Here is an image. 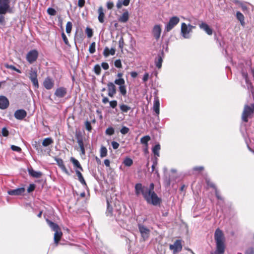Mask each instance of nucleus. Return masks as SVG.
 Wrapping results in <instances>:
<instances>
[{"mask_svg":"<svg viewBox=\"0 0 254 254\" xmlns=\"http://www.w3.org/2000/svg\"><path fill=\"white\" fill-rule=\"evenodd\" d=\"M161 31V28L160 25L157 24L154 26L152 29V34L156 40H158L159 39Z\"/></svg>","mask_w":254,"mask_h":254,"instance_id":"16","label":"nucleus"},{"mask_svg":"<svg viewBox=\"0 0 254 254\" xmlns=\"http://www.w3.org/2000/svg\"><path fill=\"white\" fill-rule=\"evenodd\" d=\"M204 169L203 167L202 166H195L193 168L192 170L195 171L200 172Z\"/></svg>","mask_w":254,"mask_h":254,"instance_id":"61","label":"nucleus"},{"mask_svg":"<svg viewBox=\"0 0 254 254\" xmlns=\"http://www.w3.org/2000/svg\"><path fill=\"white\" fill-rule=\"evenodd\" d=\"M38 55V52L36 50H32L27 53L26 60L29 64H33L37 60Z\"/></svg>","mask_w":254,"mask_h":254,"instance_id":"7","label":"nucleus"},{"mask_svg":"<svg viewBox=\"0 0 254 254\" xmlns=\"http://www.w3.org/2000/svg\"><path fill=\"white\" fill-rule=\"evenodd\" d=\"M85 33L88 38H91L93 36V30L91 28L87 27L85 29Z\"/></svg>","mask_w":254,"mask_h":254,"instance_id":"43","label":"nucleus"},{"mask_svg":"<svg viewBox=\"0 0 254 254\" xmlns=\"http://www.w3.org/2000/svg\"><path fill=\"white\" fill-rule=\"evenodd\" d=\"M107 87L108 91V96L110 97H113L117 92L116 86L114 83L109 82L107 84Z\"/></svg>","mask_w":254,"mask_h":254,"instance_id":"13","label":"nucleus"},{"mask_svg":"<svg viewBox=\"0 0 254 254\" xmlns=\"http://www.w3.org/2000/svg\"><path fill=\"white\" fill-rule=\"evenodd\" d=\"M120 110L122 111L123 113H127V112L130 110L131 108L125 104H121L120 105Z\"/></svg>","mask_w":254,"mask_h":254,"instance_id":"33","label":"nucleus"},{"mask_svg":"<svg viewBox=\"0 0 254 254\" xmlns=\"http://www.w3.org/2000/svg\"><path fill=\"white\" fill-rule=\"evenodd\" d=\"M119 48L122 50L124 46V41L123 37H121L119 41Z\"/></svg>","mask_w":254,"mask_h":254,"instance_id":"58","label":"nucleus"},{"mask_svg":"<svg viewBox=\"0 0 254 254\" xmlns=\"http://www.w3.org/2000/svg\"><path fill=\"white\" fill-rule=\"evenodd\" d=\"M54 80L50 76H47L43 81V85L47 90H51L54 86Z\"/></svg>","mask_w":254,"mask_h":254,"instance_id":"9","label":"nucleus"},{"mask_svg":"<svg viewBox=\"0 0 254 254\" xmlns=\"http://www.w3.org/2000/svg\"><path fill=\"white\" fill-rule=\"evenodd\" d=\"M85 126L86 129L88 131H91V130H92V126L91 125V123L88 121H86L85 122Z\"/></svg>","mask_w":254,"mask_h":254,"instance_id":"52","label":"nucleus"},{"mask_svg":"<svg viewBox=\"0 0 254 254\" xmlns=\"http://www.w3.org/2000/svg\"><path fill=\"white\" fill-rule=\"evenodd\" d=\"M112 147L114 149H117L119 147V143L116 141H113L111 143Z\"/></svg>","mask_w":254,"mask_h":254,"instance_id":"60","label":"nucleus"},{"mask_svg":"<svg viewBox=\"0 0 254 254\" xmlns=\"http://www.w3.org/2000/svg\"><path fill=\"white\" fill-rule=\"evenodd\" d=\"M72 23L70 21H68L67 22V23H66V32L67 33H70L71 31V29H72Z\"/></svg>","mask_w":254,"mask_h":254,"instance_id":"41","label":"nucleus"},{"mask_svg":"<svg viewBox=\"0 0 254 254\" xmlns=\"http://www.w3.org/2000/svg\"><path fill=\"white\" fill-rule=\"evenodd\" d=\"M164 58V52L163 50L160 51L157 55V57L155 60V65L158 68H160L162 66L163 59Z\"/></svg>","mask_w":254,"mask_h":254,"instance_id":"14","label":"nucleus"},{"mask_svg":"<svg viewBox=\"0 0 254 254\" xmlns=\"http://www.w3.org/2000/svg\"><path fill=\"white\" fill-rule=\"evenodd\" d=\"M98 11L99 13V15H98L99 21L100 23H103L104 22L105 14H104V13L103 11V9L102 8V7H101V6L100 7L98 10Z\"/></svg>","mask_w":254,"mask_h":254,"instance_id":"28","label":"nucleus"},{"mask_svg":"<svg viewBox=\"0 0 254 254\" xmlns=\"http://www.w3.org/2000/svg\"><path fill=\"white\" fill-rule=\"evenodd\" d=\"M101 68L99 64H96L94 67V71L97 75H99L101 73Z\"/></svg>","mask_w":254,"mask_h":254,"instance_id":"45","label":"nucleus"},{"mask_svg":"<svg viewBox=\"0 0 254 254\" xmlns=\"http://www.w3.org/2000/svg\"><path fill=\"white\" fill-rule=\"evenodd\" d=\"M253 113L254 112L252 110V107L248 105H246L244 106V110L242 115V119L243 121L247 123L248 122V118H251Z\"/></svg>","mask_w":254,"mask_h":254,"instance_id":"5","label":"nucleus"},{"mask_svg":"<svg viewBox=\"0 0 254 254\" xmlns=\"http://www.w3.org/2000/svg\"><path fill=\"white\" fill-rule=\"evenodd\" d=\"M53 143V140L52 139V138H51V137H47V138H45L43 140V141L42 142V145L44 147H47V146L50 145V144H51Z\"/></svg>","mask_w":254,"mask_h":254,"instance_id":"32","label":"nucleus"},{"mask_svg":"<svg viewBox=\"0 0 254 254\" xmlns=\"http://www.w3.org/2000/svg\"><path fill=\"white\" fill-rule=\"evenodd\" d=\"M35 189V185L34 184H31L29 185V187L27 189V192L28 193H30L34 190Z\"/></svg>","mask_w":254,"mask_h":254,"instance_id":"56","label":"nucleus"},{"mask_svg":"<svg viewBox=\"0 0 254 254\" xmlns=\"http://www.w3.org/2000/svg\"><path fill=\"white\" fill-rule=\"evenodd\" d=\"M76 137L77 141V143L78 144L79 146V147H80V146L82 147V146H84V144H83V139H82V136L80 135V134H78L76 135Z\"/></svg>","mask_w":254,"mask_h":254,"instance_id":"40","label":"nucleus"},{"mask_svg":"<svg viewBox=\"0 0 254 254\" xmlns=\"http://www.w3.org/2000/svg\"><path fill=\"white\" fill-rule=\"evenodd\" d=\"M47 13L50 15L54 16L56 14L57 12L54 8L49 7L47 9Z\"/></svg>","mask_w":254,"mask_h":254,"instance_id":"46","label":"nucleus"},{"mask_svg":"<svg viewBox=\"0 0 254 254\" xmlns=\"http://www.w3.org/2000/svg\"><path fill=\"white\" fill-rule=\"evenodd\" d=\"M137 226L141 237L144 241L146 240L149 237L150 230L142 223H138Z\"/></svg>","mask_w":254,"mask_h":254,"instance_id":"4","label":"nucleus"},{"mask_svg":"<svg viewBox=\"0 0 254 254\" xmlns=\"http://www.w3.org/2000/svg\"><path fill=\"white\" fill-rule=\"evenodd\" d=\"M160 145L159 143L155 144L152 148V152L154 155L157 157L159 156V150H160Z\"/></svg>","mask_w":254,"mask_h":254,"instance_id":"29","label":"nucleus"},{"mask_svg":"<svg viewBox=\"0 0 254 254\" xmlns=\"http://www.w3.org/2000/svg\"><path fill=\"white\" fill-rule=\"evenodd\" d=\"M236 17L238 20L240 21L242 25H244L245 24L244 16L240 11H237L236 13Z\"/></svg>","mask_w":254,"mask_h":254,"instance_id":"31","label":"nucleus"},{"mask_svg":"<svg viewBox=\"0 0 254 254\" xmlns=\"http://www.w3.org/2000/svg\"><path fill=\"white\" fill-rule=\"evenodd\" d=\"M62 38L63 39L64 42V43L66 45H68L69 44L68 39H67L66 35H65V34L64 32H63L62 34Z\"/></svg>","mask_w":254,"mask_h":254,"instance_id":"59","label":"nucleus"},{"mask_svg":"<svg viewBox=\"0 0 254 254\" xmlns=\"http://www.w3.org/2000/svg\"><path fill=\"white\" fill-rule=\"evenodd\" d=\"M115 84L119 85V86H121L125 84V81L124 78H119L115 79L114 81V84Z\"/></svg>","mask_w":254,"mask_h":254,"instance_id":"39","label":"nucleus"},{"mask_svg":"<svg viewBox=\"0 0 254 254\" xmlns=\"http://www.w3.org/2000/svg\"><path fill=\"white\" fill-rule=\"evenodd\" d=\"M101 66H102V68L105 70L108 69L109 67L108 64L107 63H105V62H103L101 64Z\"/></svg>","mask_w":254,"mask_h":254,"instance_id":"64","label":"nucleus"},{"mask_svg":"<svg viewBox=\"0 0 254 254\" xmlns=\"http://www.w3.org/2000/svg\"><path fill=\"white\" fill-rule=\"evenodd\" d=\"M107 208L106 211V215L107 216H112L113 214V208L111 206V204L110 203L109 200L108 198H107Z\"/></svg>","mask_w":254,"mask_h":254,"instance_id":"27","label":"nucleus"},{"mask_svg":"<svg viewBox=\"0 0 254 254\" xmlns=\"http://www.w3.org/2000/svg\"><path fill=\"white\" fill-rule=\"evenodd\" d=\"M180 21V19L176 16L171 17L167 24L165 26V30L166 32L171 31Z\"/></svg>","mask_w":254,"mask_h":254,"instance_id":"6","label":"nucleus"},{"mask_svg":"<svg viewBox=\"0 0 254 254\" xmlns=\"http://www.w3.org/2000/svg\"><path fill=\"white\" fill-rule=\"evenodd\" d=\"M114 65L117 68H121L122 67V64L121 60H116L114 62Z\"/></svg>","mask_w":254,"mask_h":254,"instance_id":"53","label":"nucleus"},{"mask_svg":"<svg viewBox=\"0 0 254 254\" xmlns=\"http://www.w3.org/2000/svg\"><path fill=\"white\" fill-rule=\"evenodd\" d=\"M95 46H96V43L95 42H92L90 46H89V52L91 54H93L95 53Z\"/></svg>","mask_w":254,"mask_h":254,"instance_id":"42","label":"nucleus"},{"mask_svg":"<svg viewBox=\"0 0 254 254\" xmlns=\"http://www.w3.org/2000/svg\"><path fill=\"white\" fill-rule=\"evenodd\" d=\"M109 49L108 47H105L104 52L103 55L105 57H107L109 56Z\"/></svg>","mask_w":254,"mask_h":254,"instance_id":"62","label":"nucleus"},{"mask_svg":"<svg viewBox=\"0 0 254 254\" xmlns=\"http://www.w3.org/2000/svg\"><path fill=\"white\" fill-rule=\"evenodd\" d=\"M129 130V129L127 127L124 126L121 129L120 132L123 134H126L128 132Z\"/></svg>","mask_w":254,"mask_h":254,"instance_id":"51","label":"nucleus"},{"mask_svg":"<svg viewBox=\"0 0 254 254\" xmlns=\"http://www.w3.org/2000/svg\"><path fill=\"white\" fill-rule=\"evenodd\" d=\"M130 0H118L117 2V7L118 9L121 8L122 5L127 6L129 5Z\"/></svg>","mask_w":254,"mask_h":254,"instance_id":"26","label":"nucleus"},{"mask_svg":"<svg viewBox=\"0 0 254 254\" xmlns=\"http://www.w3.org/2000/svg\"><path fill=\"white\" fill-rule=\"evenodd\" d=\"M28 172L31 176L35 178H39L42 175V172L36 171L32 167L28 168Z\"/></svg>","mask_w":254,"mask_h":254,"instance_id":"19","label":"nucleus"},{"mask_svg":"<svg viewBox=\"0 0 254 254\" xmlns=\"http://www.w3.org/2000/svg\"><path fill=\"white\" fill-rule=\"evenodd\" d=\"M153 111L158 115L160 112V102L158 97L154 98L153 103Z\"/></svg>","mask_w":254,"mask_h":254,"instance_id":"21","label":"nucleus"},{"mask_svg":"<svg viewBox=\"0 0 254 254\" xmlns=\"http://www.w3.org/2000/svg\"><path fill=\"white\" fill-rule=\"evenodd\" d=\"M10 0H0V24L4 23V15L11 11Z\"/></svg>","mask_w":254,"mask_h":254,"instance_id":"3","label":"nucleus"},{"mask_svg":"<svg viewBox=\"0 0 254 254\" xmlns=\"http://www.w3.org/2000/svg\"><path fill=\"white\" fill-rule=\"evenodd\" d=\"M62 235L63 233L61 231L60 229H59L58 230L55 231L54 239V242L56 244V245H58V244H59Z\"/></svg>","mask_w":254,"mask_h":254,"instance_id":"22","label":"nucleus"},{"mask_svg":"<svg viewBox=\"0 0 254 254\" xmlns=\"http://www.w3.org/2000/svg\"><path fill=\"white\" fill-rule=\"evenodd\" d=\"M200 28L203 29L205 32L209 35H211L212 34V30L210 27L205 23L202 22L199 24Z\"/></svg>","mask_w":254,"mask_h":254,"instance_id":"20","label":"nucleus"},{"mask_svg":"<svg viewBox=\"0 0 254 254\" xmlns=\"http://www.w3.org/2000/svg\"><path fill=\"white\" fill-rule=\"evenodd\" d=\"M4 66L8 69H12L13 70L16 71L18 73H20L21 72V71L19 69L17 68L15 66H14L12 64H4Z\"/></svg>","mask_w":254,"mask_h":254,"instance_id":"35","label":"nucleus"},{"mask_svg":"<svg viewBox=\"0 0 254 254\" xmlns=\"http://www.w3.org/2000/svg\"><path fill=\"white\" fill-rule=\"evenodd\" d=\"M115 132V130L113 127H109L106 130V133L109 135H113Z\"/></svg>","mask_w":254,"mask_h":254,"instance_id":"47","label":"nucleus"},{"mask_svg":"<svg viewBox=\"0 0 254 254\" xmlns=\"http://www.w3.org/2000/svg\"><path fill=\"white\" fill-rule=\"evenodd\" d=\"M150 137L149 135H145L143 136L140 139L141 143L147 145L148 142L150 140Z\"/></svg>","mask_w":254,"mask_h":254,"instance_id":"34","label":"nucleus"},{"mask_svg":"<svg viewBox=\"0 0 254 254\" xmlns=\"http://www.w3.org/2000/svg\"><path fill=\"white\" fill-rule=\"evenodd\" d=\"M46 222L53 231H56L60 229L57 224L50 221V220L47 219Z\"/></svg>","mask_w":254,"mask_h":254,"instance_id":"25","label":"nucleus"},{"mask_svg":"<svg viewBox=\"0 0 254 254\" xmlns=\"http://www.w3.org/2000/svg\"><path fill=\"white\" fill-rule=\"evenodd\" d=\"M124 164L126 166L130 167L133 164L132 160L128 157H127L124 161Z\"/></svg>","mask_w":254,"mask_h":254,"instance_id":"38","label":"nucleus"},{"mask_svg":"<svg viewBox=\"0 0 254 254\" xmlns=\"http://www.w3.org/2000/svg\"><path fill=\"white\" fill-rule=\"evenodd\" d=\"M1 134L3 136L6 137L9 134V131L7 129L4 127L2 128Z\"/></svg>","mask_w":254,"mask_h":254,"instance_id":"54","label":"nucleus"},{"mask_svg":"<svg viewBox=\"0 0 254 254\" xmlns=\"http://www.w3.org/2000/svg\"><path fill=\"white\" fill-rule=\"evenodd\" d=\"M10 148L12 150L17 152H20L21 151V149L20 147L14 145H11Z\"/></svg>","mask_w":254,"mask_h":254,"instance_id":"55","label":"nucleus"},{"mask_svg":"<svg viewBox=\"0 0 254 254\" xmlns=\"http://www.w3.org/2000/svg\"><path fill=\"white\" fill-rule=\"evenodd\" d=\"M181 35L185 39H190L191 37V29L188 27L185 23H182L181 25Z\"/></svg>","mask_w":254,"mask_h":254,"instance_id":"8","label":"nucleus"},{"mask_svg":"<svg viewBox=\"0 0 254 254\" xmlns=\"http://www.w3.org/2000/svg\"><path fill=\"white\" fill-rule=\"evenodd\" d=\"M215 196H216V198L218 199L221 200V201L224 200L223 197L220 195L219 190L217 189H215Z\"/></svg>","mask_w":254,"mask_h":254,"instance_id":"50","label":"nucleus"},{"mask_svg":"<svg viewBox=\"0 0 254 254\" xmlns=\"http://www.w3.org/2000/svg\"><path fill=\"white\" fill-rule=\"evenodd\" d=\"M31 81L32 82L33 85L35 88H39V85L37 77L36 78H33L32 79H31Z\"/></svg>","mask_w":254,"mask_h":254,"instance_id":"48","label":"nucleus"},{"mask_svg":"<svg viewBox=\"0 0 254 254\" xmlns=\"http://www.w3.org/2000/svg\"><path fill=\"white\" fill-rule=\"evenodd\" d=\"M119 91H120V93L121 94V95L124 97L126 96L127 90H126V87L125 85L124 84L123 85L119 86Z\"/></svg>","mask_w":254,"mask_h":254,"instance_id":"36","label":"nucleus"},{"mask_svg":"<svg viewBox=\"0 0 254 254\" xmlns=\"http://www.w3.org/2000/svg\"><path fill=\"white\" fill-rule=\"evenodd\" d=\"M109 103H110V106L113 109L115 108L118 105V102L116 100L111 101L109 102Z\"/></svg>","mask_w":254,"mask_h":254,"instance_id":"57","label":"nucleus"},{"mask_svg":"<svg viewBox=\"0 0 254 254\" xmlns=\"http://www.w3.org/2000/svg\"><path fill=\"white\" fill-rule=\"evenodd\" d=\"M55 160L56 161L57 164L59 166V167L62 170V171L64 172L66 174L69 175V173L66 168L65 166L64 165L63 160L59 158H55Z\"/></svg>","mask_w":254,"mask_h":254,"instance_id":"18","label":"nucleus"},{"mask_svg":"<svg viewBox=\"0 0 254 254\" xmlns=\"http://www.w3.org/2000/svg\"><path fill=\"white\" fill-rule=\"evenodd\" d=\"M70 161L73 163L74 166L81 171H83L82 166H81L79 162L73 157H71Z\"/></svg>","mask_w":254,"mask_h":254,"instance_id":"30","label":"nucleus"},{"mask_svg":"<svg viewBox=\"0 0 254 254\" xmlns=\"http://www.w3.org/2000/svg\"><path fill=\"white\" fill-rule=\"evenodd\" d=\"M170 249L173 250L174 253L179 252L182 249L181 241L180 240H177L173 245H170Z\"/></svg>","mask_w":254,"mask_h":254,"instance_id":"12","label":"nucleus"},{"mask_svg":"<svg viewBox=\"0 0 254 254\" xmlns=\"http://www.w3.org/2000/svg\"><path fill=\"white\" fill-rule=\"evenodd\" d=\"M206 183L208 186H209L212 188H213L215 190L216 189H217L215 187V184L213 182H212L209 179H206Z\"/></svg>","mask_w":254,"mask_h":254,"instance_id":"49","label":"nucleus"},{"mask_svg":"<svg viewBox=\"0 0 254 254\" xmlns=\"http://www.w3.org/2000/svg\"><path fill=\"white\" fill-rule=\"evenodd\" d=\"M26 116L27 112L23 109L17 110L14 114L15 118L19 120H22Z\"/></svg>","mask_w":254,"mask_h":254,"instance_id":"15","label":"nucleus"},{"mask_svg":"<svg viewBox=\"0 0 254 254\" xmlns=\"http://www.w3.org/2000/svg\"><path fill=\"white\" fill-rule=\"evenodd\" d=\"M100 157L101 158L104 157L107 155V149L106 147L102 146L100 148Z\"/></svg>","mask_w":254,"mask_h":254,"instance_id":"37","label":"nucleus"},{"mask_svg":"<svg viewBox=\"0 0 254 254\" xmlns=\"http://www.w3.org/2000/svg\"><path fill=\"white\" fill-rule=\"evenodd\" d=\"M25 191V188L22 187L13 190H7V193L10 195L19 196L23 195Z\"/></svg>","mask_w":254,"mask_h":254,"instance_id":"10","label":"nucleus"},{"mask_svg":"<svg viewBox=\"0 0 254 254\" xmlns=\"http://www.w3.org/2000/svg\"><path fill=\"white\" fill-rule=\"evenodd\" d=\"M37 71L36 70H31L29 73V78L30 80L32 79L33 78H37Z\"/></svg>","mask_w":254,"mask_h":254,"instance_id":"44","label":"nucleus"},{"mask_svg":"<svg viewBox=\"0 0 254 254\" xmlns=\"http://www.w3.org/2000/svg\"><path fill=\"white\" fill-rule=\"evenodd\" d=\"M245 254H254V250L253 248H250L247 249L245 252Z\"/></svg>","mask_w":254,"mask_h":254,"instance_id":"63","label":"nucleus"},{"mask_svg":"<svg viewBox=\"0 0 254 254\" xmlns=\"http://www.w3.org/2000/svg\"><path fill=\"white\" fill-rule=\"evenodd\" d=\"M134 188L136 195L142 194L147 203L151 204L154 206H157L160 204L162 200L154 192V185L153 183H151L149 188L142 186L140 183H137L135 185Z\"/></svg>","mask_w":254,"mask_h":254,"instance_id":"1","label":"nucleus"},{"mask_svg":"<svg viewBox=\"0 0 254 254\" xmlns=\"http://www.w3.org/2000/svg\"><path fill=\"white\" fill-rule=\"evenodd\" d=\"M214 240L216 243V249L210 254H224L225 250V237L223 232L219 228L216 229L214 233Z\"/></svg>","mask_w":254,"mask_h":254,"instance_id":"2","label":"nucleus"},{"mask_svg":"<svg viewBox=\"0 0 254 254\" xmlns=\"http://www.w3.org/2000/svg\"><path fill=\"white\" fill-rule=\"evenodd\" d=\"M76 174L78 177V180L80 183L84 187H87L86 182L81 174V173L78 170H75Z\"/></svg>","mask_w":254,"mask_h":254,"instance_id":"23","label":"nucleus"},{"mask_svg":"<svg viewBox=\"0 0 254 254\" xmlns=\"http://www.w3.org/2000/svg\"><path fill=\"white\" fill-rule=\"evenodd\" d=\"M9 103L8 99L4 96H0V109L4 110L9 106Z\"/></svg>","mask_w":254,"mask_h":254,"instance_id":"17","label":"nucleus"},{"mask_svg":"<svg viewBox=\"0 0 254 254\" xmlns=\"http://www.w3.org/2000/svg\"><path fill=\"white\" fill-rule=\"evenodd\" d=\"M67 90L64 87H60L56 90L54 95L59 98H64L67 94Z\"/></svg>","mask_w":254,"mask_h":254,"instance_id":"11","label":"nucleus"},{"mask_svg":"<svg viewBox=\"0 0 254 254\" xmlns=\"http://www.w3.org/2000/svg\"><path fill=\"white\" fill-rule=\"evenodd\" d=\"M129 18V14L128 12L126 10L124 12L122 16H121L119 18V21L122 23H125L127 21Z\"/></svg>","mask_w":254,"mask_h":254,"instance_id":"24","label":"nucleus"}]
</instances>
